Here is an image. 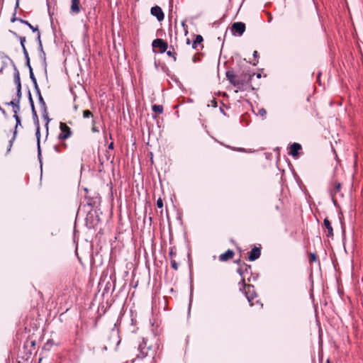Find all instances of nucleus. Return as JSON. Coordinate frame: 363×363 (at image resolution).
Segmentation results:
<instances>
[{
  "instance_id": "33",
  "label": "nucleus",
  "mask_w": 363,
  "mask_h": 363,
  "mask_svg": "<svg viewBox=\"0 0 363 363\" xmlns=\"http://www.w3.org/2000/svg\"><path fill=\"white\" fill-rule=\"evenodd\" d=\"M30 77L33 78V79H35V77H33V74L32 71H30Z\"/></svg>"
},
{
  "instance_id": "23",
  "label": "nucleus",
  "mask_w": 363,
  "mask_h": 363,
  "mask_svg": "<svg viewBox=\"0 0 363 363\" xmlns=\"http://www.w3.org/2000/svg\"><path fill=\"white\" fill-rule=\"evenodd\" d=\"M172 267L174 269H177L178 267H177V264L176 263L175 261H172Z\"/></svg>"
},
{
  "instance_id": "11",
  "label": "nucleus",
  "mask_w": 363,
  "mask_h": 363,
  "mask_svg": "<svg viewBox=\"0 0 363 363\" xmlns=\"http://www.w3.org/2000/svg\"><path fill=\"white\" fill-rule=\"evenodd\" d=\"M226 77L228 79V80L231 82V84H233V85L237 86L239 84V82H238V80H236L235 77L233 74L227 72Z\"/></svg>"
},
{
  "instance_id": "31",
  "label": "nucleus",
  "mask_w": 363,
  "mask_h": 363,
  "mask_svg": "<svg viewBox=\"0 0 363 363\" xmlns=\"http://www.w3.org/2000/svg\"><path fill=\"white\" fill-rule=\"evenodd\" d=\"M113 144L111 143L109 145L108 148H109V149H113Z\"/></svg>"
},
{
  "instance_id": "34",
  "label": "nucleus",
  "mask_w": 363,
  "mask_h": 363,
  "mask_svg": "<svg viewBox=\"0 0 363 363\" xmlns=\"http://www.w3.org/2000/svg\"><path fill=\"white\" fill-rule=\"evenodd\" d=\"M253 55H254L255 57H257V51H255V52H254V53H253Z\"/></svg>"
},
{
  "instance_id": "25",
  "label": "nucleus",
  "mask_w": 363,
  "mask_h": 363,
  "mask_svg": "<svg viewBox=\"0 0 363 363\" xmlns=\"http://www.w3.org/2000/svg\"><path fill=\"white\" fill-rule=\"evenodd\" d=\"M340 183H338V184H336V186H335V191H340Z\"/></svg>"
},
{
  "instance_id": "1",
  "label": "nucleus",
  "mask_w": 363,
  "mask_h": 363,
  "mask_svg": "<svg viewBox=\"0 0 363 363\" xmlns=\"http://www.w3.org/2000/svg\"><path fill=\"white\" fill-rule=\"evenodd\" d=\"M60 129L61 133L58 136L59 139L65 140L70 137L72 133L71 129L66 123H60Z\"/></svg>"
},
{
  "instance_id": "17",
  "label": "nucleus",
  "mask_w": 363,
  "mask_h": 363,
  "mask_svg": "<svg viewBox=\"0 0 363 363\" xmlns=\"http://www.w3.org/2000/svg\"><path fill=\"white\" fill-rule=\"evenodd\" d=\"M242 283L245 286V293L247 294L248 293L251 292V291L253 289V286H252L251 285H245L244 281H242Z\"/></svg>"
},
{
  "instance_id": "22",
  "label": "nucleus",
  "mask_w": 363,
  "mask_h": 363,
  "mask_svg": "<svg viewBox=\"0 0 363 363\" xmlns=\"http://www.w3.org/2000/svg\"><path fill=\"white\" fill-rule=\"evenodd\" d=\"M25 42H26V38L24 37H21V44L22 48H24V47H25V45H24Z\"/></svg>"
},
{
  "instance_id": "14",
  "label": "nucleus",
  "mask_w": 363,
  "mask_h": 363,
  "mask_svg": "<svg viewBox=\"0 0 363 363\" xmlns=\"http://www.w3.org/2000/svg\"><path fill=\"white\" fill-rule=\"evenodd\" d=\"M152 110L157 113H162L163 111V108L160 105H154L152 106Z\"/></svg>"
},
{
  "instance_id": "27",
  "label": "nucleus",
  "mask_w": 363,
  "mask_h": 363,
  "mask_svg": "<svg viewBox=\"0 0 363 363\" xmlns=\"http://www.w3.org/2000/svg\"><path fill=\"white\" fill-rule=\"evenodd\" d=\"M91 130L94 132V133H96V132H99V130L96 128V126L94 125H93V127L91 128Z\"/></svg>"
},
{
  "instance_id": "18",
  "label": "nucleus",
  "mask_w": 363,
  "mask_h": 363,
  "mask_svg": "<svg viewBox=\"0 0 363 363\" xmlns=\"http://www.w3.org/2000/svg\"><path fill=\"white\" fill-rule=\"evenodd\" d=\"M266 113H267V111L264 108H260L258 111V114L263 118L265 116Z\"/></svg>"
},
{
  "instance_id": "12",
  "label": "nucleus",
  "mask_w": 363,
  "mask_h": 363,
  "mask_svg": "<svg viewBox=\"0 0 363 363\" xmlns=\"http://www.w3.org/2000/svg\"><path fill=\"white\" fill-rule=\"evenodd\" d=\"M14 82L16 84L17 89H21V79L18 72H16L14 75Z\"/></svg>"
},
{
  "instance_id": "32",
  "label": "nucleus",
  "mask_w": 363,
  "mask_h": 363,
  "mask_svg": "<svg viewBox=\"0 0 363 363\" xmlns=\"http://www.w3.org/2000/svg\"><path fill=\"white\" fill-rule=\"evenodd\" d=\"M30 77L33 78V79H35V77H33V74L32 71H30Z\"/></svg>"
},
{
  "instance_id": "24",
  "label": "nucleus",
  "mask_w": 363,
  "mask_h": 363,
  "mask_svg": "<svg viewBox=\"0 0 363 363\" xmlns=\"http://www.w3.org/2000/svg\"><path fill=\"white\" fill-rule=\"evenodd\" d=\"M247 298L248 301L250 303V305H253V303H252L253 297L252 296H249L247 295Z\"/></svg>"
},
{
  "instance_id": "28",
  "label": "nucleus",
  "mask_w": 363,
  "mask_h": 363,
  "mask_svg": "<svg viewBox=\"0 0 363 363\" xmlns=\"http://www.w3.org/2000/svg\"><path fill=\"white\" fill-rule=\"evenodd\" d=\"M74 101H75V103H77V99L76 98L74 99ZM78 106H79V105L77 104H75L74 106V110L77 111L78 109Z\"/></svg>"
},
{
  "instance_id": "10",
  "label": "nucleus",
  "mask_w": 363,
  "mask_h": 363,
  "mask_svg": "<svg viewBox=\"0 0 363 363\" xmlns=\"http://www.w3.org/2000/svg\"><path fill=\"white\" fill-rule=\"evenodd\" d=\"M19 104V99L17 101H11L9 103H8V105H10V106H13V111L16 114L20 110V107H19V104Z\"/></svg>"
},
{
  "instance_id": "20",
  "label": "nucleus",
  "mask_w": 363,
  "mask_h": 363,
  "mask_svg": "<svg viewBox=\"0 0 363 363\" xmlns=\"http://www.w3.org/2000/svg\"><path fill=\"white\" fill-rule=\"evenodd\" d=\"M28 26L30 27V28H31L33 31H37L38 32V38H40V33L39 31L38 30V28H34L33 26H31L30 23H28Z\"/></svg>"
},
{
  "instance_id": "7",
  "label": "nucleus",
  "mask_w": 363,
  "mask_h": 363,
  "mask_svg": "<svg viewBox=\"0 0 363 363\" xmlns=\"http://www.w3.org/2000/svg\"><path fill=\"white\" fill-rule=\"evenodd\" d=\"M260 255V250L258 247H254L250 252L249 259L254 261L257 259Z\"/></svg>"
},
{
  "instance_id": "6",
  "label": "nucleus",
  "mask_w": 363,
  "mask_h": 363,
  "mask_svg": "<svg viewBox=\"0 0 363 363\" xmlns=\"http://www.w3.org/2000/svg\"><path fill=\"white\" fill-rule=\"evenodd\" d=\"M301 146L300 144L294 143L291 145L290 147V154L293 157H296L298 154V151L301 150Z\"/></svg>"
},
{
  "instance_id": "19",
  "label": "nucleus",
  "mask_w": 363,
  "mask_h": 363,
  "mask_svg": "<svg viewBox=\"0 0 363 363\" xmlns=\"http://www.w3.org/2000/svg\"><path fill=\"white\" fill-rule=\"evenodd\" d=\"M157 206L158 208H162L163 206V202H162V199H158L157 201Z\"/></svg>"
},
{
  "instance_id": "16",
  "label": "nucleus",
  "mask_w": 363,
  "mask_h": 363,
  "mask_svg": "<svg viewBox=\"0 0 363 363\" xmlns=\"http://www.w3.org/2000/svg\"><path fill=\"white\" fill-rule=\"evenodd\" d=\"M92 116H93L92 113L90 111L84 110L83 111V117L84 118H88L92 117Z\"/></svg>"
},
{
  "instance_id": "36",
  "label": "nucleus",
  "mask_w": 363,
  "mask_h": 363,
  "mask_svg": "<svg viewBox=\"0 0 363 363\" xmlns=\"http://www.w3.org/2000/svg\"><path fill=\"white\" fill-rule=\"evenodd\" d=\"M326 363H330L329 359H327Z\"/></svg>"
},
{
  "instance_id": "13",
  "label": "nucleus",
  "mask_w": 363,
  "mask_h": 363,
  "mask_svg": "<svg viewBox=\"0 0 363 363\" xmlns=\"http://www.w3.org/2000/svg\"><path fill=\"white\" fill-rule=\"evenodd\" d=\"M202 41H203L202 36L200 35H196V39L194 40V41L193 43L192 47L196 49L197 48V45L198 44H201Z\"/></svg>"
},
{
  "instance_id": "4",
  "label": "nucleus",
  "mask_w": 363,
  "mask_h": 363,
  "mask_svg": "<svg viewBox=\"0 0 363 363\" xmlns=\"http://www.w3.org/2000/svg\"><path fill=\"white\" fill-rule=\"evenodd\" d=\"M151 13L155 16L158 21H162L164 18V13L161 8L157 6L151 9Z\"/></svg>"
},
{
  "instance_id": "26",
  "label": "nucleus",
  "mask_w": 363,
  "mask_h": 363,
  "mask_svg": "<svg viewBox=\"0 0 363 363\" xmlns=\"http://www.w3.org/2000/svg\"><path fill=\"white\" fill-rule=\"evenodd\" d=\"M14 117H15V118L16 120L17 123H20V118H19L18 116L17 115V113L16 114L14 113Z\"/></svg>"
},
{
  "instance_id": "9",
  "label": "nucleus",
  "mask_w": 363,
  "mask_h": 363,
  "mask_svg": "<svg viewBox=\"0 0 363 363\" xmlns=\"http://www.w3.org/2000/svg\"><path fill=\"white\" fill-rule=\"evenodd\" d=\"M324 225L325 226V228L328 229V236H333V228L330 225V222L329 221V220L328 218H325L324 220Z\"/></svg>"
},
{
  "instance_id": "5",
  "label": "nucleus",
  "mask_w": 363,
  "mask_h": 363,
  "mask_svg": "<svg viewBox=\"0 0 363 363\" xmlns=\"http://www.w3.org/2000/svg\"><path fill=\"white\" fill-rule=\"evenodd\" d=\"M80 9V0H72V4L70 6L71 13L77 14L79 13Z\"/></svg>"
},
{
  "instance_id": "35",
  "label": "nucleus",
  "mask_w": 363,
  "mask_h": 363,
  "mask_svg": "<svg viewBox=\"0 0 363 363\" xmlns=\"http://www.w3.org/2000/svg\"><path fill=\"white\" fill-rule=\"evenodd\" d=\"M186 43H187V44H190V40H189V39H187V40H186Z\"/></svg>"
},
{
  "instance_id": "2",
  "label": "nucleus",
  "mask_w": 363,
  "mask_h": 363,
  "mask_svg": "<svg viewBox=\"0 0 363 363\" xmlns=\"http://www.w3.org/2000/svg\"><path fill=\"white\" fill-rule=\"evenodd\" d=\"M231 29L234 35H241L245 30V25L242 22H236L233 24Z\"/></svg>"
},
{
  "instance_id": "15",
  "label": "nucleus",
  "mask_w": 363,
  "mask_h": 363,
  "mask_svg": "<svg viewBox=\"0 0 363 363\" xmlns=\"http://www.w3.org/2000/svg\"><path fill=\"white\" fill-rule=\"evenodd\" d=\"M139 349L140 350V354H138L139 357L143 358L147 355V352L143 351L144 347H143L142 345H140Z\"/></svg>"
},
{
  "instance_id": "8",
  "label": "nucleus",
  "mask_w": 363,
  "mask_h": 363,
  "mask_svg": "<svg viewBox=\"0 0 363 363\" xmlns=\"http://www.w3.org/2000/svg\"><path fill=\"white\" fill-rule=\"evenodd\" d=\"M234 255V252L233 251L230 250H228V251H226L225 253L223 254H221L219 257V259L220 261H227L231 258H233Z\"/></svg>"
},
{
  "instance_id": "3",
  "label": "nucleus",
  "mask_w": 363,
  "mask_h": 363,
  "mask_svg": "<svg viewBox=\"0 0 363 363\" xmlns=\"http://www.w3.org/2000/svg\"><path fill=\"white\" fill-rule=\"evenodd\" d=\"M152 46L155 48H159L160 50L163 52L167 48V44L164 43L162 39H156L152 42Z\"/></svg>"
},
{
  "instance_id": "21",
  "label": "nucleus",
  "mask_w": 363,
  "mask_h": 363,
  "mask_svg": "<svg viewBox=\"0 0 363 363\" xmlns=\"http://www.w3.org/2000/svg\"><path fill=\"white\" fill-rule=\"evenodd\" d=\"M309 260L310 262H315L316 260V256L313 253L310 254Z\"/></svg>"
},
{
  "instance_id": "30",
  "label": "nucleus",
  "mask_w": 363,
  "mask_h": 363,
  "mask_svg": "<svg viewBox=\"0 0 363 363\" xmlns=\"http://www.w3.org/2000/svg\"><path fill=\"white\" fill-rule=\"evenodd\" d=\"M23 52L24 54L26 55V57H28V53H27V51H26V47H24V48H23Z\"/></svg>"
},
{
  "instance_id": "29",
  "label": "nucleus",
  "mask_w": 363,
  "mask_h": 363,
  "mask_svg": "<svg viewBox=\"0 0 363 363\" xmlns=\"http://www.w3.org/2000/svg\"><path fill=\"white\" fill-rule=\"evenodd\" d=\"M17 95H18V99H19L21 98V89H17Z\"/></svg>"
}]
</instances>
